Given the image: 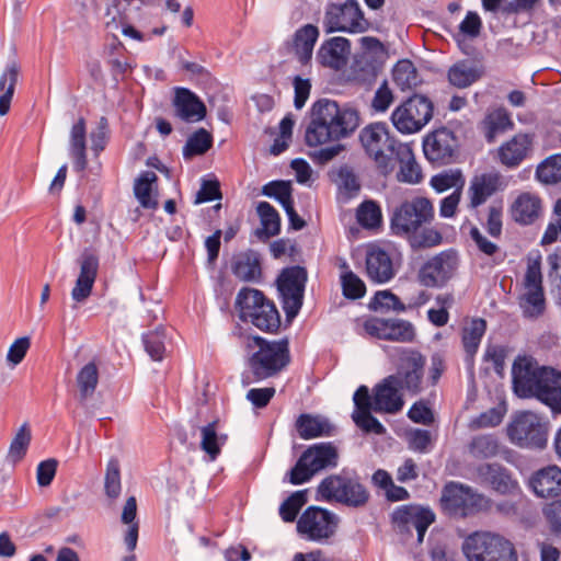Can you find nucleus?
<instances>
[{
    "instance_id": "obj_1",
    "label": "nucleus",
    "mask_w": 561,
    "mask_h": 561,
    "mask_svg": "<svg viewBox=\"0 0 561 561\" xmlns=\"http://www.w3.org/2000/svg\"><path fill=\"white\" fill-rule=\"evenodd\" d=\"M434 219V206L424 196H414L398 205L390 217L391 232L407 238L413 250L430 249L443 242L442 233L426 227Z\"/></svg>"
},
{
    "instance_id": "obj_2",
    "label": "nucleus",
    "mask_w": 561,
    "mask_h": 561,
    "mask_svg": "<svg viewBox=\"0 0 561 561\" xmlns=\"http://www.w3.org/2000/svg\"><path fill=\"white\" fill-rule=\"evenodd\" d=\"M512 374L514 389L519 397H535L553 413H561V371L514 363Z\"/></svg>"
},
{
    "instance_id": "obj_3",
    "label": "nucleus",
    "mask_w": 561,
    "mask_h": 561,
    "mask_svg": "<svg viewBox=\"0 0 561 561\" xmlns=\"http://www.w3.org/2000/svg\"><path fill=\"white\" fill-rule=\"evenodd\" d=\"M236 308L243 322H251L259 330L276 333L280 327V316L275 304L263 291L243 287L236 297Z\"/></svg>"
},
{
    "instance_id": "obj_4",
    "label": "nucleus",
    "mask_w": 561,
    "mask_h": 561,
    "mask_svg": "<svg viewBox=\"0 0 561 561\" xmlns=\"http://www.w3.org/2000/svg\"><path fill=\"white\" fill-rule=\"evenodd\" d=\"M318 493L328 501L355 508L365 506L370 497L357 472L346 468L324 478L318 485Z\"/></svg>"
},
{
    "instance_id": "obj_5",
    "label": "nucleus",
    "mask_w": 561,
    "mask_h": 561,
    "mask_svg": "<svg viewBox=\"0 0 561 561\" xmlns=\"http://www.w3.org/2000/svg\"><path fill=\"white\" fill-rule=\"evenodd\" d=\"M252 342L259 350L249 357L248 365L255 380L273 377L289 364V342L286 337L267 341L254 335Z\"/></svg>"
},
{
    "instance_id": "obj_6",
    "label": "nucleus",
    "mask_w": 561,
    "mask_h": 561,
    "mask_svg": "<svg viewBox=\"0 0 561 561\" xmlns=\"http://www.w3.org/2000/svg\"><path fill=\"white\" fill-rule=\"evenodd\" d=\"M461 550L468 561H517L514 545L503 536L490 531H474L467 536Z\"/></svg>"
},
{
    "instance_id": "obj_7",
    "label": "nucleus",
    "mask_w": 561,
    "mask_h": 561,
    "mask_svg": "<svg viewBox=\"0 0 561 561\" xmlns=\"http://www.w3.org/2000/svg\"><path fill=\"white\" fill-rule=\"evenodd\" d=\"M359 141L381 173L388 174L394 169L393 154L402 144L390 135L386 123H371L365 126L359 133Z\"/></svg>"
},
{
    "instance_id": "obj_8",
    "label": "nucleus",
    "mask_w": 561,
    "mask_h": 561,
    "mask_svg": "<svg viewBox=\"0 0 561 561\" xmlns=\"http://www.w3.org/2000/svg\"><path fill=\"white\" fill-rule=\"evenodd\" d=\"M323 26L327 33H364L370 24L357 0H346L342 3L330 2L325 7Z\"/></svg>"
},
{
    "instance_id": "obj_9",
    "label": "nucleus",
    "mask_w": 561,
    "mask_h": 561,
    "mask_svg": "<svg viewBox=\"0 0 561 561\" xmlns=\"http://www.w3.org/2000/svg\"><path fill=\"white\" fill-rule=\"evenodd\" d=\"M307 280V270L300 265L283 268L277 277V290L288 322L297 317L302 307Z\"/></svg>"
},
{
    "instance_id": "obj_10",
    "label": "nucleus",
    "mask_w": 561,
    "mask_h": 561,
    "mask_svg": "<svg viewBox=\"0 0 561 561\" xmlns=\"http://www.w3.org/2000/svg\"><path fill=\"white\" fill-rule=\"evenodd\" d=\"M432 101L422 95L413 94L391 114V121L398 131L414 134L420 131L433 117Z\"/></svg>"
},
{
    "instance_id": "obj_11",
    "label": "nucleus",
    "mask_w": 561,
    "mask_h": 561,
    "mask_svg": "<svg viewBox=\"0 0 561 561\" xmlns=\"http://www.w3.org/2000/svg\"><path fill=\"white\" fill-rule=\"evenodd\" d=\"M442 503L449 514L467 517L488 510L491 500L470 486L451 482L443 490Z\"/></svg>"
},
{
    "instance_id": "obj_12",
    "label": "nucleus",
    "mask_w": 561,
    "mask_h": 561,
    "mask_svg": "<svg viewBox=\"0 0 561 561\" xmlns=\"http://www.w3.org/2000/svg\"><path fill=\"white\" fill-rule=\"evenodd\" d=\"M510 440L522 448L541 449L547 445V428L533 412H520L507 426Z\"/></svg>"
},
{
    "instance_id": "obj_13",
    "label": "nucleus",
    "mask_w": 561,
    "mask_h": 561,
    "mask_svg": "<svg viewBox=\"0 0 561 561\" xmlns=\"http://www.w3.org/2000/svg\"><path fill=\"white\" fill-rule=\"evenodd\" d=\"M458 266V252L454 249L444 250L420 267L417 280L428 288H442L454 277Z\"/></svg>"
},
{
    "instance_id": "obj_14",
    "label": "nucleus",
    "mask_w": 561,
    "mask_h": 561,
    "mask_svg": "<svg viewBox=\"0 0 561 561\" xmlns=\"http://www.w3.org/2000/svg\"><path fill=\"white\" fill-rule=\"evenodd\" d=\"M435 522V514L428 507L417 504L398 506L391 514L393 529L403 536H412V527L416 529L417 542L422 543L428 527Z\"/></svg>"
},
{
    "instance_id": "obj_15",
    "label": "nucleus",
    "mask_w": 561,
    "mask_h": 561,
    "mask_svg": "<svg viewBox=\"0 0 561 561\" xmlns=\"http://www.w3.org/2000/svg\"><path fill=\"white\" fill-rule=\"evenodd\" d=\"M458 151L459 140L455 133L447 127L434 129L423 139L425 158L438 167L456 162Z\"/></svg>"
},
{
    "instance_id": "obj_16",
    "label": "nucleus",
    "mask_w": 561,
    "mask_h": 561,
    "mask_svg": "<svg viewBox=\"0 0 561 561\" xmlns=\"http://www.w3.org/2000/svg\"><path fill=\"white\" fill-rule=\"evenodd\" d=\"M333 141H340L336 128L333 126L327 99H319L310 108V121L305 130V142L309 147H318Z\"/></svg>"
},
{
    "instance_id": "obj_17",
    "label": "nucleus",
    "mask_w": 561,
    "mask_h": 561,
    "mask_svg": "<svg viewBox=\"0 0 561 561\" xmlns=\"http://www.w3.org/2000/svg\"><path fill=\"white\" fill-rule=\"evenodd\" d=\"M335 528L336 516L320 506L307 507L297 522V531L312 541L328 539Z\"/></svg>"
},
{
    "instance_id": "obj_18",
    "label": "nucleus",
    "mask_w": 561,
    "mask_h": 561,
    "mask_svg": "<svg viewBox=\"0 0 561 561\" xmlns=\"http://www.w3.org/2000/svg\"><path fill=\"white\" fill-rule=\"evenodd\" d=\"M365 331L379 340L412 343L416 337L414 325L403 319L371 318L364 323Z\"/></svg>"
},
{
    "instance_id": "obj_19",
    "label": "nucleus",
    "mask_w": 561,
    "mask_h": 561,
    "mask_svg": "<svg viewBox=\"0 0 561 561\" xmlns=\"http://www.w3.org/2000/svg\"><path fill=\"white\" fill-rule=\"evenodd\" d=\"M480 480L501 495H515L522 492L512 471L499 462H483L477 467Z\"/></svg>"
},
{
    "instance_id": "obj_20",
    "label": "nucleus",
    "mask_w": 561,
    "mask_h": 561,
    "mask_svg": "<svg viewBox=\"0 0 561 561\" xmlns=\"http://www.w3.org/2000/svg\"><path fill=\"white\" fill-rule=\"evenodd\" d=\"M534 135L518 133L497 149L499 161L508 169L517 168L531 152Z\"/></svg>"
},
{
    "instance_id": "obj_21",
    "label": "nucleus",
    "mask_w": 561,
    "mask_h": 561,
    "mask_svg": "<svg viewBox=\"0 0 561 561\" xmlns=\"http://www.w3.org/2000/svg\"><path fill=\"white\" fill-rule=\"evenodd\" d=\"M401 388L397 383V377L387 376L374 388L375 412L396 414L404 405Z\"/></svg>"
},
{
    "instance_id": "obj_22",
    "label": "nucleus",
    "mask_w": 561,
    "mask_h": 561,
    "mask_svg": "<svg viewBox=\"0 0 561 561\" xmlns=\"http://www.w3.org/2000/svg\"><path fill=\"white\" fill-rule=\"evenodd\" d=\"M359 42L363 55L356 64L359 70L367 73L368 78H376L382 70L387 58L386 47L378 38L373 36H364Z\"/></svg>"
},
{
    "instance_id": "obj_23",
    "label": "nucleus",
    "mask_w": 561,
    "mask_h": 561,
    "mask_svg": "<svg viewBox=\"0 0 561 561\" xmlns=\"http://www.w3.org/2000/svg\"><path fill=\"white\" fill-rule=\"evenodd\" d=\"M533 492L542 499L561 495V468L550 465L535 471L528 481Z\"/></svg>"
},
{
    "instance_id": "obj_24",
    "label": "nucleus",
    "mask_w": 561,
    "mask_h": 561,
    "mask_svg": "<svg viewBox=\"0 0 561 561\" xmlns=\"http://www.w3.org/2000/svg\"><path fill=\"white\" fill-rule=\"evenodd\" d=\"M541 198L529 192L520 193L510 207L511 218L520 226H530L542 216Z\"/></svg>"
},
{
    "instance_id": "obj_25",
    "label": "nucleus",
    "mask_w": 561,
    "mask_h": 561,
    "mask_svg": "<svg viewBox=\"0 0 561 561\" xmlns=\"http://www.w3.org/2000/svg\"><path fill=\"white\" fill-rule=\"evenodd\" d=\"M173 106L175 115L184 122L193 123L205 118L207 110L204 102L187 88H175Z\"/></svg>"
},
{
    "instance_id": "obj_26",
    "label": "nucleus",
    "mask_w": 561,
    "mask_h": 561,
    "mask_svg": "<svg viewBox=\"0 0 561 561\" xmlns=\"http://www.w3.org/2000/svg\"><path fill=\"white\" fill-rule=\"evenodd\" d=\"M328 108L339 139H344L354 134L360 124L359 112L348 105H340L336 101L327 99Z\"/></svg>"
},
{
    "instance_id": "obj_27",
    "label": "nucleus",
    "mask_w": 561,
    "mask_h": 561,
    "mask_svg": "<svg viewBox=\"0 0 561 561\" xmlns=\"http://www.w3.org/2000/svg\"><path fill=\"white\" fill-rule=\"evenodd\" d=\"M366 272L376 283H387L394 276L392 260L389 253L378 245H370L366 253Z\"/></svg>"
},
{
    "instance_id": "obj_28",
    "label": "nucleus",
    "mask_w": 561,
    "mask_h": 561,
    "mask_svg": "<svg viewBox=\"0 0 561 561\" xmlns=\"http://www.w3.org/2000/svg\"><path fill=\"white\" fill-rule=\"evenodd\" d=\"M351 51V43L345 37H332L325 41L317 53V60L323 67L340 69Z\"/></svg>"
},
{
    "instance_id": "obj_29",
    "label": "nucleus",
    "mask_w": 561,
    "mask_h": 561,
    "mask_svg": "<svg viewBox=\"0 0 561 561\" xmlns=\"http://www.w3.org/2000/svg\"><path fill=\"white\" fill-rule=\"evenodd\" d=\"M468 453L471 457L479 460H485L502 456L508 459L511 450L501 445L500 439L494 434H479L471 438L468 444Z\"/></svg>"
},
{
    "instance_id": "obj_30",
    "label": "nucleus",
    "mask_w": 561,
    "mask_h": 561,
    "mask_svg": "<svg viewBox=\"0 0 561 561\" xmlns=\"http://www.w3.org/2000/svg\"><path fill=\"white\" fill-rule=\"evenodd\" d=\"M69 156L73 160V169L76 172H83L87 169V126L83 117H80L71 127Z\"/></svg>"
},
{
    "instance_id": "obj_31",
    "label": "nucleus",
    "mask_w": 561,
    "mask_h": 561,
    "mask_svg": "<svg viewBox=\"0 0 561 561\" xmlns=\"http://www.w3.org/2000/svg\"><path fill=\"white\" fill-rule=\"evenodd\" d=\"M318 37L319 28L313 24H306L295 32L291 46L297 60L302 66L310 62Z\"/></svg>"
},
{
    "instance_id": "obj_32",
    "label": "nucleus",
    "mask_w": 561,
    "mask_h": 561,
    "mask_svg": "<svg viewBox=\"0 0 561 561\" xmlns=\"http://www.w3.org/2000/svg\"><path fill=\"white\" fill-rule=\"evenodd\" d=\"M514 126L511 114L504 107H497L486 113L480 123V128L488 144H493L499 135L512 130Z\"/></svg>"
},
{
    "instance_id": "obj_33",
    "label": "nucleus",
    "mask_w": 561,
    "mask_h": 561,
    "mask_svg": "<svg viewBox=\"0 0 561 561\" xmlns=\"http://www.w3.org/2000/svg\"><path fill=\"white\" fill-rule=\"evenodd\" d=\"M500 175L497 173H483L474 176L468 188L471 208L484 204L499 188Z\"/></svg>"
},
{
    "instance_id": "obj_34",
    "label": "nucleus",
    "mask_w": 561,
    "mask_h": 561,
    "mask_svg": "<svg viewBox=\"0 0 561 561\" xmlns=\"http://www.w3.org/2000/svg\"><path fill=\"white\" fill-rule=\"evenodd\" d=\"M232 273L243 282H257L262 275L260 254L253 250L238 254L232 262Z\"/></svg>"
},
{
    "instance_id": "obj_35",
    "label": "nucleus",
    "mask_w": 561,
    "mask_h": 561,
    "mask_svg": "<svg viewBox=\"0 0 561 561\" xmlns=\"http://www.w3.org/2000/svg\"><path fill=\"white\" fill-rule=\"evenodd\" d=\"M296 430L302 439L328 437L332 435L333 425L324 417L302 413L296 421Z\"/></svg>"
},
{
    "instance_id": "obj_36",
    "label": "nucleus",
    "mask_w": 561,
    "mask_h": 561,
    "mask_svg": "<svg viewBox=\"0 0 561 561\" xmlns=\"http://www.w3.org/2000/svg\"><path fill=\"white\" fill-rule=\"evenodd\" d=\"M396 161L400 162L398 180L404 183H419L422 180V170L416 163L412 149L408 144L400 145L393 154V165Z\"/></svg>"
},
{
    "instance_id": "obj_37",
    "label": "nucleus",
    "mask_w": 561,
    "mask_h": 561,
    "mask_svg": "<svg viewBox=\"0 0 561 561\" xmlns=\"http://www.w3.org/2000/svg\"><path fill=\"white\" fill-rule=\"evenodd\" d=\"M304 455H307V460L316 473L337 466L339 454L332 443H318L309 446Z\"/></svg>"
},
{
    "instance_id": "obj_38",
    "label": "nucleus",
    "mask_w": 561,
    "mask_h": 561,
    "mask_svg": "<svg viewBox=\"0 0 561 561\" xmlns=\"http://www.w3.org/2000/svg\"><path fill=\"white\" fill-rule=\"evenodd\" d=\"M483 75V70L470 60H460L448 70L450 84L459 89L467 88L477 82Z\"/></svg>"
},
{
    "instance_id": "obj_39",
    "label": "nucleus",
    "mask_w": 561,
    "mask_h": 561,
    "mask_svg": "<svg viewBox=\"0 0 561 561\" xmlns=\"http://www.w3.org/2000/svg\"><path fill=\"white\" fill-rule=\"evenodd\" d=\"M20 75V67L16 61L7 65L0 76V116L9 113L15 85Z\"/></svg>"
},
{
    "instance_id": "obj_40",
    "label": "nucleus",
    "mask_w": 561,
    "mask_h": 561,
    "mask_svg": "<svg viewBox=\"0 0 561 561\" xmlns=\"http://www.w3.org/2000/svg\"><path fill=\"white\" fill-rule=\"evenodd\" d=\"M256 211L262 227L255 230V234L262 240L277 236L280 231V217L277 210L270 203L260 202Z\"/></svg>"
},
{
    "instance_id": "obj_41",
    "label": "nucleus",
    "mask_w": 561,
    "mask_h": 561,
    "mask_svg": "<svg viewBox=\"0 0 561 561\" xmlns=\"http://www.w3.org/2000/svg\"><path fill=\"white\" fill-rule=\"evenodd\" d=\"M157 180L158 176L154 172L144 171L135 181L134 194L144 208L156 209L159 205L157 198L151 196L152 184Z\"/></svg>"
},
{
    "instance_id": "obj_42",
    "label": "nucleus",
    "mask_w": 561,
    "mask_h": 561,
    "mask_svg": "<svg viewBox=\"0 0 561 561\" xmlns=\"http://www.w3.org/2000/svg\"><path fill=\"white\" fill-rule=\"evenodd\" d=\"M217 421H213L201 427V448L205 451L210 460H215L221 451V447L226 444L227 435L217 433Z\"/></svg>"
},
{
    "instance_id": "obj_43",
    "label": "nucleus",
    "mask_w": 561,
    "mask_h": 561,
    "mask_svg": "<svg viewBox=\"0 0 561 561\" xmlns=\"http://www.w3.org/2000/svg\"><path fill=\"white\" fill-rule=\"evenodd\" d=\"M394 83L402 90L415 88L420 83L419 73L413 62L408 59L399 60L392 69Z\"/></svg>"
},
{
    "instance_id": "obj_44",
    "label": "nucleus",
    "mask_w": 561,
    "mask_h": 561,
    "mask_svg": "<svg viewBox=\"0 0 561 561\" xmlns=\"http://www.w3.org/2000/svg\"><path fill=\"white\" fill-rule=\"evenodd\" d=\"M213 146V136L205 128L194 131L183 147V157L191 159L206 153Z\"/></svg>"
},
{
    "instance_id": "obj_45",
    "label": "nucleus",
    "mask_w": 561,
    "mask_h": 561,
    "mask_svg": "<svg viewBox=\"0 0 561 561\" xmlns=\"http://www.w3.org/2000/svg\"><path fill=\"white\" fill-rule=\"evenodd\" d=\"M519 306L526 318H538L546 309L543 288L526 289L520 297Z\"/></svg>"
},
{
    "instance_id": "obj_46",
    "label": "nucleus",
    "mask_w": 561,
    "mask_h": 561,
    "mask_svg": "<svg viewBox=\"0 0 561 561\" xmlns=\"http://www.w3.org/2000/svg\"><path fill=\"white\" fill-rule=\"evenodd\" d=\"M486 331V321L482 318L473 319L462 333V345L467 355L473 356L479 348L480 342Z\"/></svg>"
},
{
    "instance_id": "obj_47",
    "label": "nucleus",
    "mask_w": 561,
    "mask_h": 561,
    "mask_svg": "<svg viewBox=\"0 0 561 561\" xmlns=\"http://www.w3.org/2000/svg\"><path fill=\"white\" fill-rule=\"evenodd\" d=\"M99 383V368L95 362L85 364L77 375V385L81 399L91 397Z\"/></svg>"
},
{
    "instance_id": "obj_48",
    "label": "nucleus",
    "mask_w": 561,
    "mask_h": 561,
    "mask_svg": "<svg viewBox=\"0 0 561 561\" xmlns=\"http://www.w3.org/2000/svg\"><path fill=\"white\" fill-rule=\"evenodd\" d=\"M357 222L366 229L380 227L382 214L379 204L375 201H364L356 210Z\"/></svg>"
},
{
    "instance_id": "obj_49",
    "label": "nucleus",
    "mask_w": 561,
    "mask_h": 561,
    "mask_svg": "<svg viewBox=\"0 0 561 561\" xmlns=\"http://www.w3.org/2000/svg\"><path fill=\"white\" fill-rule=\"evenodd\" d=\"M142 344L152 360L160 362L165 353V330L162 327L142 334Z\"/></svg>"
},
{
    "instance_id": "obj_50",
    "label": "nucleus",
    "mask_w": 561,
    "mask_h": 561,
    "mask_svg": "<svg viewBox=\"0 0 561 561\" xmlns=\"http://www.w3.org/2000/svg\"><path fill=\"white\" fill-rule=\"evenodd\" d=\"M536 178L545 184H556L561 181V154H552L545 159L536 169Z\"/></svg>"
},
{
    "instance_id": "obj_51",
    "label": "nucleus",
    "mask_w": 561,
    "mask_h": 561,
    "mask_svg": "<svg viewBox=\"0 0 561 561\" xmlns=\"http://www.w3.org/2000/svg\"><path fill=\"white\" fill-rule=\"evenodd\" d=\"M307 490L291 493L279 506V515L285 523H293L301 507L307 503Z\"/></svg>"
},
{
    "instance_id": "obj_52",
    "label": "nucleus",
    "mask_w": 561,
    "mask_h": 561,
    "mask_svg": "<svg viewBox=\"0 0 561 561\" xmlns=\"http://www.w3.org/2000/svg\"><path fill=\"white\" fill-rule=\"evenodd\" d=\"M425 364L426 358L420 351L414 348H402L399 355L397 370H405L424 375Z\"/></svg>"
},
{
    "instance_id": "obj_53",
    "label": "nucleus",
    "mask_w": 561,
    "mask_h": 561,
    "mask_svg": "<svg viewBox=\"0 0 561 561\" xmlns=\"http://www.w3.org/2000/svg\"><path fill=\"white\" fill-rule=\"evenodd\" d=\"M31 438L28 424L24 423L16 432L9 447L8 456L13 462L20 461L25 456Z\"/></svg>"
},
{
    "instance_id": "obj_54",
    "label": "nucleus",
    "mask_w": 561,
    "mask_h": 561,
    "mask_svg": "<svg viewBox=\"0 0 561 561\" xmlns=\"http://www.w3.org/2000/svg\"><path fill=\"white\" fill-rule=\"evenodd\" d=\"M80 278L95 282L99 271V256L92 249H84L78 259Z\"/></svg>"
},
{
    "instance_id": "obj_55",
    "label": "nucleus",
    "mask_w": 561,
    "mask_h": 561,
    "mask_svg": "<svg viewBox=\"0 0 561 561\" xmlns=\"http://www.w3.org/2000/svg\"><path fill=\"white\" fill-rule=\"evenodd\" d=\"M105 493L111 499H116L121 493V472L119 462L117 459L112 458L107 462L105 479H104Z\"/></svg>"
},
{
    "instance_id": "obj_56",
    "label": "nucleus",
    "mask_w": 561,
    "mask_h": 561,
    "mask_svg": "<svg viewBox=\"0 0 561 561\" xmlns=\"http://www.w3.org/2000/svg\"><path fill=\"white\" fill-rule=\"evenodd\" d=\"M341 283L343 295L347 299H359L366 293L364 282L352 271H348L341 276Z\"/></svg>"
},
{
    "instance_id": "obj_57",
    "label": "nucleus",
    "mask_w": 561,
    "mask_h": 561,
    "mask_svg": "<svg viewBox=\"0 0 561 561\" xmlns=\"http://www.w3.org/2000/svg\"><path fill=\"white\" fill-rule=\"evenodd\" d=\"M370 309H386L394 310L397 312H403L405 306L401 302L398 296L389 290L377 291L369 304Z\"/></svg>"
},
{
    "instance_id": "obj_58",
    "label": "nucleus",
    "mask_w": 561,
    "mask_h": 561,
    "mask_svg": "<svg viewBox=\"0 0 561 561\" xmlns=\"http://www.w3.org/2000/svg\"><path fill=\"white\" fill-rule=\"evenodd\" d=\"M314 474L316 471L309 465L307 455H304V453L300 455L295 466L287 473L288 481L294 485H300L308 482Z\"/></svg>"
},
{
    "instance_id": "obj_59",
    "label": "nucleus",
    "mask_w": 561,
    "mask_h": 561,
    "mask_svg": "<svg viewBox=\"0 0 561 561\" xmlns=\"http://www.w3.org/2000/svg\"><path fill=\"white\" fill-rule=\"evenodd\" d=\"M334 181L340 188L344 190L350 195H355L360 190L358 179L353 168L348 164H343L337 169Z\"/></svg>"
},
{
    "instance_id": "obj_60",
    "label": "nucleus",
    "mask_w": 561,
    "mask_h": 561,
    "mask_svg": "<svg viewBox=\"0 0 561 561\" xmlns=\"http://www.w3.org/2000/svg\"><path fill=\"white\" fill-rule=\"evenodd\" d=\"M392 376L397 377V383L402 390L408 391L410 394L415 396L422 391V381L424 375L410 371L397 370Z\"/></svg>"
},
{
    "instance_id": "obj_61",
    "label": "nucleus",
    "mask_w": 561,
    "mask_h": 561,
    "mask_svg": "<svg viewBox=\"0 0 561 561\" xmlns=\"http://www.w3.org/2000/svg\"><path fill=\"white\" fill-rule=\"evenodd\" d=\"M222 194L220 191V183L218 180H202L201 188L196 193L194 204H203L207 202H213L217 199H221Z\"/></svg>"
},
{
    "instance_id": "obj_62",
    "label": "nucleus",
    "mask_w": 561,
    "mask_h": 561,
    "mask_svg": "<svg viewBox=\"0 0 561 561\" xmlns=\"http://www.w3.org/2000/svg\"><path fill=\"white\" fill-rule=\"evenodd\" d=\"M353 401L355 409L352 417L369 411L375 412V394L373 397L369 394L368 387L364 385L359 386L353 396Z\"/></svg>"
},
{
    "instance_id": "obj_63",
    "label": "nucleus",
    "mask_w": 561,
    "mask_h": 561,
    "mask_svg": "<svg viewBox=\"0 0 561 561\" xmlns=\"http://www.w3.org/2000/svg\"><path fill=\"white\" fill-rule=\"evenodd\" d=\"M352 419L365 433H374L376 435H383L386 433V427L371 414V411L357 414V416H353Z\"/></svg>"
},
{
    "instance_id": "obj_64",
    "label": "nucleus",
    "mask_w": 561,
    "mask_h": 561,
    "mask_svg": "<svg viewBox=\"0 0 561 561\" xmlns=\"http://www.w3.org/2000/svg\"><path fill=\"white\" fill-rule=\"evenodd\" d=\"M542 513L550 530L556 535H561V499L547 504L542 508Z\"/></svg>"
}]
</instances>
